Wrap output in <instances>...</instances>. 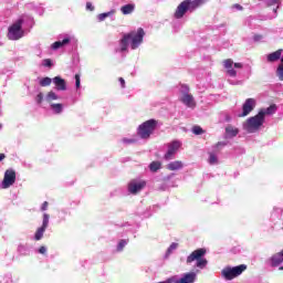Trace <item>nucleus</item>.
Instances as JSON below:
<instances>
[{
	"label": "nucleus",
	"instance_id": "obj_1",
	"mask_svg": "<svg viewBox=\"0 0 283 283\" xmlns=\"http://www.w3.org/2000/svg\"><path fill=\"white\" fill-rule=\"evenodd\" d=\"M144 39L145 30L143 28H138L137 31H130L128 33H125L119 41L120 52H127L129 43L132 50H138Z\"/></svg>",
	"mask_w": 283,
	"mask_h": 283
},
{
	"label": "nucleus",
	"instance_id": "obj_2",
	"mask_svg": "<svg viewBox=\"0 0 283 283\" xmlns=\"http://www.w3.org/2000/svg\"><path fill=\"white\" fill-rule=\"evenodd\" d=\"M207 255V249L200 248L190 253L187 258V264H191V262H196L197 269H205L209 262L205 259Z\"/></svg>",
	"mask_w": 283,
	"mask_h": 283
},
{
	"label": "nucleus",
	"instance_id": "obj_3",
	"mask_svg": "<svg viewBox=\"0 0 283 283\" xmlns=\"http://www.w3.org/2000/svg\"><path fill=\"white\" fill-rule=\"evenodd\" d=\"M156 127H158V120L148 119L138 126L137 136H139V138H143V140H147L150 138L151 134L156 132Z\"/></svg>",
	"mask_w": 283,
	"mask_h": 283
},
{
	"label": "nucleus",
	"instance_id": "obj_4",
	"mask_svg": "<svg viewBox=\"0 0 283 283\" xmlns=\"http://www.w3.org/2000/svg\"><path fill=\"white\" fill-rule=\"evenodd\" d=\"M262 125H264V111H260L258 115L248 118L243 127L248 134H254Z\"/></svg>",
	"mask_w": 283,
	"mask_h": 283
},
{
	"label": "nucleus",
	"instance_id": "obj_5",
	"mask_svg": "<svg viewBox=\"0 0 283 283\" xmlns=\"http://www.w3.org/2000/svg\"><path fill=\"white\" fill-rule=\"evenodd\" d=\"M247 270V264H241L234 268L231 266H227L221 271V275L222 277H224V280H235V277H238L239 275H242V273H244V271Z\"/></svg>",
	"mask_w": 283,
	"mask_h": 283
},
{
	"label": "nucleus",
	"instance_id": "obj_6",
	"mask_svg": "<svg viewBox=\"0 0 283 283\" xmlns=\"http://www.w3.org/2000/svg\"><path fill=\"white\" fill-rule=\"evenodd\" d=\"M23 19H19L11 27H9L8 39L10 41H19L23 36Z\"/></svg>",
	"mask_w": 283,
	"mask_h": 283
},
{
	"label": "nucleus",
	"instance_id": "obj_7",
	"mask_svg": "<svg viewBox=\"0 0 283 283\" xmlns=\"http://www.w3.org/2000/svg\"><path fill=\"white\" fill-rule=\"evenodd\" d=\"M17 182V171L14 169H7L1 184L2 189H10Z\"/></svg>",
	"mask_w": 283,
	"mask_h": 283
},
{
	"label": "nucleus",
	"instance_id": "obj_8",
	"mask_svg": "<svg viewBox=\"0 0 283 283\" xmlns=\"http://www.w3.org/2000/svg\"><path fill=\"white\" fill-rule=\"evenodd\" d=\"M223 66L227 70L228 76H231L232 78H235L238 76V72L233 70V66L238 70H242L243 65L240 62L233 63V60L227 59L223 61Z\"/></svg>",
	"mask_w": 283,
	"mask_h": 283
},
{
	"label": "nucleus",
	"instance_id": "obj_9",
	"mask_svg": "<svg viewBox=\"0 0 283 283\" xmlns=\"http://www.w3.org/2000/svg\"><path fill=\"white\" fill-rule=\"evenodd\" d=\"M168 150L164 155L165 160H174L176 154H178V149L182 147V143L179 140H172L171 143L167 144Z\"/></svg>",
	"mask_w": 283,
	"mask_h": 283
},
{
	"label": "nucleus",
	"instance_id": "obj_10",
	"mask_svg": "<svg viewBox=\"0 0 283 283\" xmlns=\"http://www.w3.org/2000/svg\"><path fill=\"white\" fill-rule=\"evenodd\" d=\"M189 6H191V0H184L175 12V19H182L185 14H187V10H189Z\"/></svg>",
	"mask_w": 283,
	"mask_h": 283
},
{
	"label": "nucleus",
	"instance_id": "obj_11",
	"mask_svg": "<svg viewBox=\"0 0 283 283\" xmlns=\"http://www.w3.org/2000/svg\"><path fill=\"white\" fill-rule=\"evenodd\" d=\"M145 187H147V181H145V180L130 181L128 184V191H129V193H133L134 196H136V193H138V191H143V189H145Z\"/></svg>",
	"mask_w": 283,
	"mask_h": 283
},
{
	"label": "nucleus",
	"instance_id": "obj_12",
	"mask_svg": "<svg viewBox=\"0 0 283 283\" xmlns=\"http://www.w3.org/2000/svg\"><path fill=\"white\" fill-rule=\"evenodd\" d=\"M243 112L241 115H239L240 117H244V116H249V114H251L252 109H255V99L253 98H248L242 107Z\"/></svg>",
	"mask_w": 283,
	"mask_h": 283
},
{
	"label": "nucleus",
	"instance_id": "obj_13",
	"mask_svg": "<svg viewBox=\"0 0 283 283\" xmlns=\"http://www.w3.org/2000/svg\"><path fill=\"white\" fill-rule=\"evenodd\" d=\"M180 101L186 105V107H189L190 109H195L196 107V99L193 98V95L189 93H184L180 97Z\"/></svg>",
	"mask_w": 283,
	"mask_h": 283
},
{
	"label": "nucleus",
	"instance_id": "obj_14",
	"mask_svg": "<svg viewBox=\"0 0 283 283\" xmlns=\"http://www.w3.org/2000/svg\"><path fill=\"white\" fill-rule=\"evenodd\" d=\"M53 83H54L56 90H59L60 92H65V90H67V83L61 76H55L53 78Z\"/></svg>",
	"mask_w": 283,
	"mask_h": 283
},
{
	"label": "nucleus",
	"instance_id": "obj_15",
	"mask_svg": "<svg viewBox=\"0 0 283 283\" xmlns=\"http://www.w3.org/2000/svg\"><path fill=\"white\" fill-rule=\"evenodd\" d=\"M271 266H280L283 262V250L279 253H275L271 256Z\"/></svg>",
	"mask_w": 283,
	"mask_h": 283
},
{
	"label": "nucleus",
	"instance_id": "obj_16",
	"mask_svg": "<svg viewBox=\"0 0 283 283\" xmlns=\"http://www.w3.org/2000/svg\"><path fill=\"white\" fill-rule=\"evenodd\" d=\"M282 49L276 50L268 55L269 63H275V61H280L282 59Z\"/></svg>",
	"mask_w": 283,
	"mask_h": 283
},
{
	"label": "nucleus",
	"instance_id": "obj_17",
	"mask_svg": "<svg viewBox=\"0 0 283 283\" xmlns=\"http://www.w3.org/2000/svg\"><path fill=\"white\" fill-rule=\"evenodd\" d=\"M240 134V130L232 125L226 127V138H235Z\"/></svg>",
	"mask_w": 283,
	"mask_h": 283
},
{
	"label": "nucleus",
	"instance_id": "obj_18",
	"mask_svg": "<svg viewBox=\"0 0 283 283\" xmlns=\"http://www.w3.org/2000/svg\"><path fill=\"white\" fill-rule=\"evenodd\" d=\"M182 167H184V164L180 160H176L167 165V169L169 171H178V169H182Z\"/></svg>",
	"mask_w": 283,
	"mask_h": 283
},
{
	"label": "nucleus",
	"instance_id": "obj_19",
	"mask_svg": "<svg viewBox=\"0 0 283 283\" xmlns=\"http://www.w3.org/2000/svg\"><path fill=\"white\" fill-rule=\"evenodd\" d=\"M281 4H282V1H280V0L268 1V8H272V10L275 14H277V10H280Z\"/></svg>",
	"mask_w": 283,
	"mask_h": 283
},
{
	"label": "nucleus",
	"instance_id": "obj_20",
	"mask_svg": "<svg viewBox=\"0 0 283 283\" xmlns=\"http://www.w3.org/2000/svg\"><path fill=\"white\" fill-rule=\"evenodd\" d=\"M70 43V38H65L63 41H56L52 44V50H59L60 48H63V45H67Z\"/></svg>",
	"mask_w": 283,
	"mask_h": 283
},
{
	"label": "nucleus",
	"instance_id": "obj_21",
	"mask_svg": "<svg viewBox=\"0 0 283 283\" xmlns=\"http://www.w3.org/2000/svg\"><path fill=\"white\" fill-rule=\"evenodd\" d=\"M161 167H163V163H160V161H153V163L149 165V170H150L153 174H156V171H158Z\"/></svg>",
	"mask_w": 283,
	"mask_h": 283
},
{
	"label": "nucleus",
	"instance_id": "obj_22",
	"mask_svg": "<svg viewBox=\"0 0 283 283\" xmlns=\"http://www.w3.org/2000/svg\"><path fill=\"white\" fill-rule=\"evenodd\" d=\"M182 279L187 282V283H193L196 282V273L190 272V273H186Z\"/></svg>",
	"mask_w": 283,
	"mask_h": 283
},
{
	"label": "nucleus",
	"instance_id": "obj_23",
	"mask_svg": "<svg viewBox=\"0 0 283 283\" xmlns=\"http://www.w3.org/2000/svg\"><path fill=\"white\" fill-rule=\"evenodd\" d=\"M134 4H125L120 8V10L124 14H132V12H134Z\"/></svg>",
	"mask_w": 283,
	"mask_h": 283
},
{
	"label": "nucleus",
	"instance_id": "obj_24",
	"mask_svg": "<svg viewBox=\"0 0 283 283\" xmlns=\"http://www.w3.org/2000/svg\"><path fill=\"white\" fill-rule=\"evenodd\" d=\"M276 76L279 77V81H283V54L281 57V64H279L276 69Z\"/></svg>",
	"mask_w": 283,
	"mask_h": 283
},
{
	"label": "nucleus",
	"instance_id": "obj_25",
	"mask_svg": "<svg viewBox=\"0 0 283 283\" xmlns=\"http://www.w3.org/2000/svg\"><path fill=\"white\" fill-rule=\"evenodd\" d=\"M276 111H277V106L273 104V105H270L265 111H263V114L264 116L271 115V114H275Z\"/></svg>",
	"mask_w": 283,
	"mask_h": 283
},
{
	"label": "nucleus",
	"instance_id": "obj_26",
	"mask_svg": "<svg viewBox=\"0 0 283 283\" xmlns=\"http://www.w3.org/2000/svg\"><path fill=\"white\" fill-rule=\"evenodd\" d=\"M49 224H50V214L44 213L43 214L42 227H40V228L45 230V229H48Z\"/></svg>",
	"mask_w": 283,
	"mask_h": 283
},
{
	"label": "nucleus",
	"instance_id": "obj_27",
	"mask_svg": "<svg viewBox=\"0 0 283 283\" xmlns=\"http://www.w3.org/2000/svg\"><path fill=\"white\" fill-rule=\"evenodd\" d=\"M43 233H45V229L44 228H38V230L35 231V234H34V239L36 241L41 240L43 238Z\"/></svg>",
	"mask_w": 283,
	"mask_h": 283
},
{
	"label": "nucleus",
	"instance_id": "obj_28",
	"mask_svg": "<svg viewBox=\"0 0 283 283\" xmlns=\"http://www.w3.org/2000/svg\"><path fill=\"white\" fill-rule=\"evenodd\" d=\"M40 85H41V87H48V86L52 85V78H50V77H43V78L40 81Z\"/></svg>",
	"mask_w": 283,
	"mask_h": 283
},
{
	"label": "nucleus",
	"instance_id": "obj_29",
	"mask_svg": "<svg viewBox=\"0 0 283 283\" xmlns=\"http://www.w3.org/2000/svg\"><path fill=\"white\" fill-rule=\"evenodd\" d=\"M51 109L55 112V114H61L63 112V104H51Z\"/></svg>",
	"mask_w": 283,
	"mask_h": 283
},
{
	"label": "nucleus",
	"instance_id": "obj_30",
	"mask_svg": "<svg viewBox=\"0 0 283 283\" xmlns=\"http://www.w3.org/2000/svg\"><path fill=\"white\" fill-rule=\"evenodd\" d=\"M202 3H205V0H193L192 2L190 1V8L196 10V8H200Z\"/></svg>",
	"mask_w": 283,
	"mask_h": 283
},
{
	"label": "nucleus",
	"instance_id": "obj_31",
	"mask_svg": "<svg viewBox=\"0 0 283 283\" xmlns=\"http://www.w3.org/2000/svg\"><path fill=\"white\" fill-rule=\"evenodd\" d=\"M192 134H195V136H200V135L205 134V129H202V127H200V126H193Z\"/></svg>",
	"mask_w": 283,
	"mask_h": 283
},
{
	"label": "nucleus",
	"instance_id": "obj_32",
	"mask_svg": "<svg viewBox=\"0 0 283 283\" xmlns=\"http://www.w3.org/2000/svg\"><path fill=\"white\" fill-rule=\"evenodd\" d=\"M217 163H218V157L213 153H210L209 164L216 165Z\"/></svg>",
	"mask_w": 283,
	"mask_h": 283
},
{
	"label": "nucleus",
	"instance_id": "obj_33",
	"mask_svg": "<svg viewBox=\"0 0 283 283\" xmlns=\"http://www.w3.org/2000/svg\"><path fill=\"white\" fill-rule=\"evenodd\" d=\"M57 99H59V96H56V93L52 91L48 93V101H57Z\"/></svg>",
	"mask_w": 283,
	"mask_h": 283
},
{
	"label": "nucleus",
	"instance_id": "obj_34",
	"mask_svg": "<svg viewBox=\"0 0 283 283\" xmlns=\"http://www.w3.org/2000/svg\"><path fill=\"white\" fill-rule=\"evenodd\" d=\"M126 245H127V241L120 240L117 245V251H123V249H125Z\"/></svg>",
	"mask_w": 283,
	"mask_h": 283
},
{
	"label": "nucleus",
	"instance_id": "obj_35",
	"mask_svg": "<svg viewBox=\"0 0 283 283\" xmlns=\"http://www.w3.org/2000/svg\"><path fill=\"white\" fill-rule=\"evenodd\" d=\"M75 87H76V90H78V87H81V75L80 74H75Z\"/></svg>",
	"mask_w": 283,
	"mask_h": 283
},
{
	"label": "nucleus",
	"instance_id": "obj_36",
	"mask_svg": "<svg viewBox=\"0 0 283 283\" xmlns=\"http://www.w3.org/2000/svg\"><path fill=\"white\" fill-rule=\"evenodd\" d=\"M111 14H112V12L101 13V14L98 15V20H99V21H104V20H106L107 17H109Z\"/></svg>",
	"mask_w": 283,
	"mask_h": 283
},
{
	"label": "nucleus",
	"instance_id": "obj_37",
	"mask_svg": "<svg viewBox=\"0 0 283 283\" xmlns=\"http://www.w3.org/2000/svg\"><path fill=\"white\" fill-rule=\"evenodd\" d=\"M122 143H124L125 145H134V143H136V139L123 138Z\"/></svg>",
	"mask_w": 283,
	"mask_h": 283
},
{
	"label": "nucleus",
	"instance_id": "obj_38",
	"mask_svg": "<svg viewBox=\"0 0 283 283\" xmlns=\"http://www.w3.org/2000/svg\"><path fill=\"white\" fill-rule=\"evenodd\" d=\"M35 101L39 105H41V103H43V93L38 94Z\"/></svg>",
	"mask_w": 283,
	"mask_h": 283
},
{
	"label": "nucleus",
	"instance_id": "obj_39",
	"mask_svg": "<svg viewBox=\"0 0 283 283\" xmlns=\"http://www.w3.org/2000/svg\"><path fill=\"white\" fill-rule=\"evenodd\" d=\"M176 249H178V243H171L167 251L171 253V251H176Z\"/></svg>",
	"mask_w": 283,
	"mask_h": 283
},
{
	"label": "nucleus",
	"instance_id": "obj_40",
	"mask_svg": "<svg viewBox=\"0 0 283 283\" xmlns=\"http://www.w3.org/2000/svg\"><path fill=\"white\" fill-rule=\"evenodd\" d=\"M44 67H52V60L45 59L44 60Z\"/></svg>",
	"mask_w": 283,
	"mask_h": 283
},
{
	"label": "nucleus",
	"instance_id": "obj_41",
	"mask_svg": "<svg viewBox=\"0 0 283 283\" xmlns=\"http://www.w3.org/2000/svg\"><path fill=\"white\" fill-rule=\"evenodd\" d=\"M86 10H90L91 12H94V4L92 2L86 3Z\"/></svg>",
	"mask_w": 283,
	"mask_h": 283
},
{
	"label": "nucleus",
	"instance_id": "obj_42",
	"mask_svg": "<svg viewBox=\"0 0 283 283\" xmlns=\"http://www.w3.org/2000/svg\"><path fill=\"white\" fill-rule=\"evenodd\" d=\"M49 205H50V203H49L48 201H44V202L42 203L41 210H42V211H48Z\"/></svg>",
	"mask_w": 283,
	"mask_h": 283
},
{
	"label": "nucleus",
	"instance_id": "obj_43",
	"mask_svg": "<svg viewBox=\"0 0 283 283\" xmlns=\"http://www.w3.org/2000/svg\"><path fill=\"white\" fill-rule=\"evenodd\" d=\"M48 252V249L45 247H40L39 249V253H41L42 255H45V253Z\"/></svg>",
	"mask_w": 283,
	"mask_h": 283
},
{
	"label": "nucleus",
	"instance_id": "obj_44",
	"mask_svg": "<svg viewBox=\"0 0 283 283\" xmlns=\"http://www.w3.org/2000/svg\"><path fill=\"white\" fill-rule=\"evenodd\" d=\"M216 147H217V149H220V147H227V143L219 142V143H217Z\"/></svg>",
	"mask_w": 283,
	"mask_h": 283
},
{
	"label": "nucleus",
	"instance_id": "obj_45",
	"mask_svg": "<svg viewBox=\"0 0 283 283\" xmlns=\"http://www.w3.org/2000/svg\"><path fill=\"white\" fill-rule=\"evenodd\" d=\"M253 39H254V41H262L263 35H262V34H255V35L253 36Z\"/></svg>",
	"mask_w": 283,
	"mask_h": 283
},
{
	"label": "nucleus",
	"instance_id": "obj_46",
	"mask_svg": "<svg viewBox=\"0 0 283 283\" xmlns=\"http://www.w3.org/2000/svg\"><path fill=\"white\" fill-rule=\"evenodd\" d=\"M119 83L123 90H125V78L119 77Z\"/></svg>",
	"mask_w": 283,
	"mask_h": 283
},
{
	"label": "nucleus",
	"instance_id": "obj_47",
	"mask_svg": "<svg viewBox=\"0 0 283 283\" xmlns=\"http://www.w3.org/2000/svg\"><path fill=\"white\" fill-rule=\"evenodd\" d=\"M234 8H237V10H244V8L241 4H234Z\"/></svg>",
	"mask_w": 283,
	"mask_h": 283
},
{
	"label": "nucleus",
	"instance_id": "obj_48",
	"mask_svg": "<svg viewBox=\"0 0 283 283\" xmlns=\"http://www.w3.org/2000/svg\"><path fill=\"white\" fill-rule=\"evenodd\" d=\"M230 120H231V115L226 114V122H227V123H230Z\"/></svg>",
	"mask_w": 283,
	"mask_h": 283
},
{
	"label": "nucleus",
	"instance_id": "obj_49",
	"mask_svg": "<svg viewBox=\"0 0 283 283\" xmlns=\"http://www.w3.org/2000/svg\"><path fill=\"white\" fill-rule=\"evenodd\" d=\"M1 160H6V154H3V153H0V163H1Z\"/></svg>",
	"mask_w": 283,
	"mask_h": 283
},
{
	"label": "nucleus",
	"instance_id": "obj_50",
	"mask_svg": "<svg viewBox=\"0 0 283 283\" xmlns=\"http://www.w3.org/2000/svg\"><path fill=\"white\" fill-rule=\"evenodd\" d=\"M175 283H187V281L181 277L180 280L176 281Z\"/></svg>",
	"mask_w": 283,
	"mask_h": 283
},
{
	"label": "nucleus",
	"instance_id": "obj_51",
	"mask_svg": "<svg viewBox=\"0 0 283 283\" xmlns=\"http://www.w3.org/2000/svg\"><path fill=\"white\" fill-rule=\"evenodd\" d=\"M158 283H171V279H168L167 281H161V282H158Z\"/></svg>",
	"mask_w": 283,
	"mask_h": 283
}]
</instances>
